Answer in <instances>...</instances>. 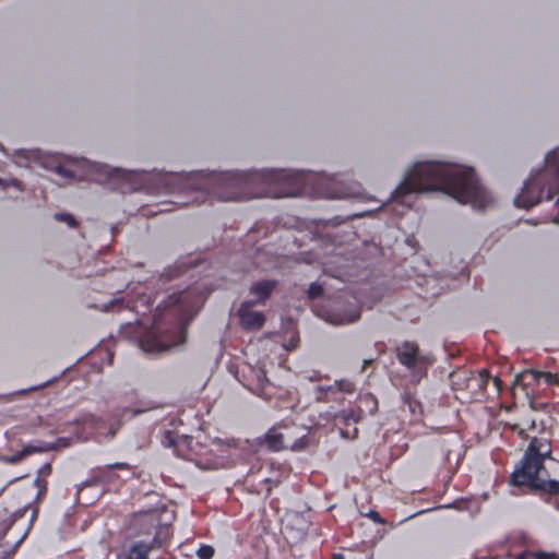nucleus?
Returning a JSON list of instances; mask_svg holds the SVG:
<instances>
[{
	"instance_id": "37",
	"label": "nucleus",
	"mask_w": 559,
	"mask_h": 559,
	"mask_svg": "<svg viewBox=\"0 0 559 559\" xmlns=\"http://www.w3.org/2000/svg\"><path fill=\"white\" fill-rule=\"evenodd\" d=\"M310 380H311V381H317V380H319V378H317V377H310Z\"/></svg>"
},
{
	"instance_id": "36",
	"label": "nucleus",
	"mask_w": 559,
	"mask_h": 559,
	"mask_svg": "<svg viewBox=\"0 0 559 559\" xmlns=\"http://www.w3.org/2000/svg\"><path fill=\"white\" fill-rule=\"evenodd\" d=\"M195 178H197V176L194 175V176L190 177L188 180L191 181V182H194Z\"/></svg>"
},
{
	"instance_id": "6",
	"label": "nucleus",
	"mask_w": 559,
	"mask_h": 559,
	"mask_svg": "<svg viewBox=\"0 0 559 559\" xmlns=\"http://www.w3.org/2000/svg\"><path fill=\"white\" fill-rule=\"evenodd\" d=\"M397 361L407 369L413 382H419L427 376L429 367L435 358L431 354L421 353L418 344L412 341H404L395 347Z\"/></svg>"
},
{
	"instance_id": "30",
	"label": "nucleus",
	"mask_w": 559,
	"mask_h": 559,
	"mask_svg": "<svg viewBox=\"0 0 559 559\" xmlns=\"http://www.w3.org/2000/svg\"><path fill=\"white\" fill-rule=\"evenodd\" d=\"M331 559H345V556L342 552H334Z\"/></svg>"
},
{
	"instance_id": "27",
	"label": "nucleus",
	"mask_w": 559,
	"mask_h": 559,
	"mask_svg": "<svg viewBox=\"0 0 559 559\" xmlns=\"http://www.w3.org/2000/svg\"><path fill=\"white\" fill-rule=\"evenodd\" d=\"M366 516H368L370 520H372L377 524H384L385 520L379 514L376 510H370Z\"/></svg>"
},
{
	"instance_id": "35",
	"label": "nucleus",
	"mask_w": 559,
	"mask_h": 559,
	"mask_svg": "<svg viewBox=\"0 0 559 559\" xmlns=\"http://www.w3.org/2000/svg\"><path fill=\"white\" fill-rule=\"evenodd\" d=\"M322 195L325 197V198H334L335 197V195L329 194V193H323Z\"/></svg>"
},
{
	"instance_id": "7",
	"label": "nucleus",
	"mask_w": 559,
	"mask_h": 559,
	"mask_svg": "<svg viewBox=\"0 0 559 559\" xmlns=\"http://www.w3.org/2000/svg\"><path fill=\"white\" fill-rule=\"evenodd\" d=\"M239 381L257 396L270 401L275 393V385L267 379L266 371L260 366L245 365L240 370Z\"/></svg>"
},
{
	"instance_id": "32",
	"label": "nucleus",
	"mask_w": 559,
	"mask_h": 559,
	"mask_svg": "<svg viewBox=\"0 0 559 559\" xmlns=\"http://www.w3.org/2000/svg\"><path fill=\"white\" fill-rule=\"evenodd\" d=\"M369 400H370V402L373 404V408H372V409H370V411L372 412L373 409H376V408H377V404H378V402H377V400H374L372 396H370V399H369Z\"/></svg>"
},
{
	"instance_id": "11",
	"label": "nucleus",
	"mask_w": 559,
	"mask_h": 559,
	"mask_svg": "<svg viewBox=\"0 0 559 559\" xmlns=\"http://www.w3.org/2000/svg\"><path fill=\"white\" fill-rule=\"evenodd\" d=\"M135 536H143L147 543H158V548H162L170 539L171 533L169 526H156L153 522H150L144 523L142 530Z\"/></svg>"
},
{
	"instance_id": "39",
	"label": "nucleus",
	"mask_w": 559,
	"mask_h": 559,
	"mask_svg": "<svg viewBox=\"0 0 559 559\" xmlns=\"http://www.w3.org/2000/svg\"><path fill=\"white\" fill-rule=\"evenodd\" d=\"M168 211H170V209L160 210V212H168Z\"/></svg>"
},
{
	"instance_id": "18",
	"label": "nucleus",
	"mask_w": 559,
	"mask_h": 559,
	"mask_svg": "<svg viewBox=\"0 0 559 559\" xmlns=\"http://www.w3.org/2000/svg\"><path fill=\"white\" fill-rule=\"evenodd\" d=\"M535 425V419L523 417L519 423L510 425V429L516 432L520 437L528 439L530 436L527 435V431L534 430Z\"/></svg>"
},
{
	"instance_id": "9",
	"label": "nucleus",
	"mask_w": 559,
	"mask_h": 559,
	"mask_svg": "<svg viewBox=\"0 0 559 559\" xmlns=\"http://www.w3.org/2000/svg\"><path fill=\"white\" fill-rule=\"evenodd\" d=\"M131 466L127 462H116L103 466H96L91 469L90 477L82 483L83 487H93L98 485H108L118 479L115 471H130Z\"/></svg>"
},
{
	"instance_id": "16",
	"label": "nucleus",
	"mask_w": 559,
	"mask_h": 559,
	"mask_svg": "<svg viewBox=\"0 0 559 559\" xmlns=\"http://www.w3.org/2000/svg\"><path fill=\"white\" fill-rule=\"evenodd\" d=\"M403 400V412L407 409L411 414V421H417L421 418L423 415V405L419 400H417L412 393L405 392L402 396Z\"/></svg>"
},
{
	"instance_id": "1",
	"label": "nucleus",
	"mask_w": 559,
	"mask_h": 559,
	"mask_svg": "<svg viewBox=\"0 0 559 559\" xmlns=\"http://www.w3.org/2000/svg\"><path fill=\"white\" fill-rule=\"evenodd\" d=\"M308 175L290 169H262L225 171L206 179L204 188L187 191L180 200L171 201L180 207L203 204L215 198L218 201H245L253 198L295 197L305 190Z\"/></svg>"
},
{
	"instance_id": "24",
	"label": "nucleus",
	"mask_w": 559,
	"mask_h": 559,
	"mask_svg": "<svg viewBox=\"0 0 559 559\" xmlns=\"http://www.w3.org/2000/svg\"><path fill=\"white\" fill-rule=\"evenodd\" d=\"M53 217L58 222L67 223L71 228H74L78 225V222L74 218V216L68 213H56Z\"/></svg>"
},
{
	"instance_id": "23",
	"label": "nucleus",
	"mask_w": 559,
	"mask_h": 559,
	"mask_svg": "<svg viewBox=\"0 0 559 559\" xmlns=\"http://www.w3.org/2000/svg\"><path fill=\"white\" fill-rule=\"evenodd\" d=\"M322 294L323 287L317 282L311 283L307 290L308 298L311 300L319 298Z\"/></svg>"
},
{
	"instance_id": "38",
	"label": "nucleus",
	"mask_w": 559,
	"mask_h": 559,
	"mask_svg": "<svg viewBox=\"0 0 559 559\" xmlns=\"http://www.w3.org/2000/svg\"><path fill=\"white\" fill-rule=\"evenodd\" d=\"M341 433H342L343 436H347V435H348V433H347V432H345L343 429H341Z\"/></svg>"
},
{
	"instance_id": "17",
	"label": "nucleus",
	"mask_w": 559,
	"mask_h": 559,
	"mask_svg": "<svg viewBox=\"0 0 559 559\" xmlns=\"http://www.w3.org/2000/svg\"><path fill=\"white\" fill-rule=\"evenodd\" d=\"M264 443L272 451H280L285 448L283 433L271 429L264 437Z\"/></svg>"
},
{
	"instance_id": "3",
	"label": "nucleus",
	"mask_w": 559,
	"mask_h": 559,
	"mask_svg": "<svg viewBox=\"0 0 559 559\" xmlns=\"http://www.w3.org/2000/svg\"><path fill=\"white\" fill-rule=\"evenodd\" d=\"M206 296L195 286L170 295L157 313L150 331L140 338L144 352H163L182 344L187 337V329L193 317L203 306Z\"/></svg>"
},
{
	"instance_id": "15",
	"label": "nucleus",
	"mask_w": 559,
	"mask_h": 559,
	"mask_svg": "<svg viewBox=\"0 0 559 559\" xmlns=\"http://www.w3.org/2000/svg\"><path fill=\"white\" fill-rule=\"evenodd\" d=\"M276 286L277 281L275 280H263L254 283L250 288V293L257 297V300L253 301L254 305L263 304L269 299Z\"/></svg>"
},
{
	"instance_id": "8",
	"label": "nucleus",
	"mask_w": 559,
	"mask_h": 559,
	"mask_svg": "<svg viewBox=\"0 0 559 559\" xmlns=\"http://www.w3.org/2000/svg\"><path fill=\"white\" fill-rule=\"evenodd\" d=\"M540 381H544L547 385L559 386V373L530 369L523 371L515 380V385H522L525 390L530 406L534 409L536 408L534 405V392L533 390H528V388L538 384Z\"/></svg>"
},
{
	"instance_id": "2",
	"label": "nucleus",
	"mask_w": 559,
	"mask_h": 559,
	"mask_svg": "<svg viewBox=\"0 0 559 559\" xmlns=\"http://www.w3.org/2000/svg\"><path fill=\"white\" fill-rule=\"evenodd\" d=\"M442 191L462 204L484 210L491 194L480 185L474 169L442 162H419L391 193V202L411 207L407 198L417 192Z\"/></svg>"
},
{
	"instance_id": "4",
	"label": "nucleus",
	"mask_w": 559,
	"mask_h": 559,
	"mask_svg": "<svg viewBox=\"0 0 559 559\" xmlns=\"http://www.w3.org/2000/svg\"><path fill=\"white\" fill-rule=\"evenodd\" d=\"M547 438L533 437L509 476V485L522 493H539L559 511V460L551 456Z\"/></svg>"
},
{
	"instance_id": "29",
	"label": "nucleus",
	"mask_w": 559,
	"mask_h": 559,
	"mask_svg": "<svg viewBox=\"0 0 559 559\" xmlns=\"http://www.w3.org/2000/svg\"><path fill=\"white\" fill-rule=\"evenodd\" d=\"M359 316H360L359 311L356 310L345 322L346 323H352V322L358 320Z\"/></svg>"
},
{
	"instance_id": "10",
	"label": "nucleus",
	"mask_w": 559,
	"mask_h": 559,
	"mask_svg": "<svg viewBox=\"0 0 559 559\" xmlns=\"http://www.w3.org/2000/svg\"><path fill=\"white\" fill-rule=\"evenodd\" d=\"M199 450L193 448L185 456L186 460L193 462L202 469H217L223 466L224 459L216 455L211 449L200 443H197Z\"/></svg>"
},
{
	"instance_id": "26",
	"label": "nucleus",
	"mask_w": 559,
	"mask_h": 559,
	"mask_svg": "<svg viewBox=\"0 0 559 559\" xmlns=\"http://www.w3.org/2000/svg\"><path fill=\"white\" fill-rule=\"evenodd\" d=\"M51 464L47 462L39 467L37 475L48 478L51 475Z\"/></svg>"
},
{
	"instance_id": "13",
	"label": "nucleus",
	"mask_w": 559,
	"mask_h": 559,
	"mask_svg": "<svg viewBox=\"0 0 559 559\" xmlns=\"http://www.w3.org/2000/svg\"><path fill=\"white\" fill-rule=\"evenodd\" d=\"M253 305V301H245L238 310L241 325L248 330H258L265 322V317L262 312L251 310Z\"/></svg>"
},
{
	"instance_id": "22",
	"label": "nucleus",
	"mask_w": 559,
	"mask_h": 559,
	"mask_svg": "<svg viewBox=\"0 0 559 559\" xmlns=\"http://www.w3.org/2000/svg\"><path fill=\"white\" fill-rule=\"evenodd\" d=\"M515 559H559L558 556L545 551H531L525 550L519 554Z\"/></svg>"
},
{
	"instance_id": "34",
	"label": "nucleus",
	"mask_w": 559,
	"mask_h": 559,
	"mask_svg": "<svg viewBox=\"0 0 559 559\" xmlns=\"http://www.w3.org/2000/svg\"><path fill=\"white\" fill-rule=\"evenodd\" d=\"M12 185L15 186V187H20V181L19 180H13Z\"/></svg>"
},
{
	"instance_id": "12",
	"label": "nucleus",
	"mask_w": 559,
	"mask_h": 559,
	"mask_svg": "<svg viewBox=\"0 0 559 559\" xmlns=\"http://www.w3.org/2000/svg\"><path fill=\"white\" fill-rule=\"evenodd\" d=\"M356 390L355 383L349 379H341L336 380L334 384L328 386H318L316 389V399L317 401L328 402L330 396L342 392L346 394H352Z\"/></svg>"
},
{
	"instance_id": "21",
	"label": "nucleus",
	"mask_w": 559,
	"mask_h": 559,
	"mask_svg": "<svg viewBox=\"0 0 559 559\" xmlns=\"http://www.w3.org/2000/svg\"><path fill=\"white\" fill-rule=\"evenodd\" d=\"M188 270V266L183 262H176L173 266L168 267L163 274L162 280L164 282L171 281L175 277H178L185 274Z\"/></svg>"
},
{
	"instance_id": "14",
	"label": "nucleus",
	"mask_w": 559,
	"mask_h": 559,
	"mask_svg": "<svg viewBox=\"0 0 559 559\" xmlns=\"http://www.w3.org/2000/svg\"><path fill=\"white\" fill-rule=\"evenodd\" d=\"M138 537L126 549L123 559H150V552L158 549V543H147L143 536Z\"/></svg>"
},
{
	"instance_id": "25",
	"label": "nucleus",
	"mask_w": 559,
	"mask_h": 559,
	"mask_svg": "<svg viewBox=\"0 0 559 559\" xmlns=\"http://www.w3.org/2000/svg\"><path fill=\"white\" fill-rule=\"evenodd\" d=\"M215 551L211 545H201L197 550V556L199 559H212Z\"/></svg>"
},
{
	"instance_id": "31",
	"label": "nucleus",
	"mask_w": 559,
	"mask_h": 559,
	"mask_svg": "<svg viewBox=\"0 0 559 559\" xmlns=\"http://www.w3.org/2000/svg\"><path fill=\"white\" fill-rule=\"evenodd\" d=\"M83 421H84V423H90V424H92V425H93V424H94V421H95V417H94L93 415H90V416H87L86 418H84V420H83Z\"/></svg>"
},
{
	"instance_id": "28",
	"label": "nucleus",
	"mask_w": 559,
	"mask_h": 559,
	"mask_svg": "<svg viewBox=\"0 0 559 559\" xmlns=\"http://www.w3.org/2000/svg\"><path fill=\"white\" fill-rule=\"evenodd\" d=\"M56 173L61 175L64 178H73V176H74L71 170H69L68 168H66L63 166H58L56 168Z\"/></svg>"
},
{
	"instance_id": "33",
	"label": "nucleus",
	"mask_w": 559,
	"mask_h": 559,
	"mask_svg": "<svg viewBox=\"0 0 559 559\" xmlns=\"http://www.w3.org/2000/svg\"><path fill=\"white\" fill-rule=\"evenodd\" d=\"M371 362H372V360H371V359H365V360H364L362 370H364V369H365L369 364H371Z\"/></svg>"
},
{
	"instance_id": "5",
	"label": "nucleus",
	"mask_w": 559,
	"mask_h": 559,
	"mask_svg": "<svg viewBox=\"0 0 559 559\" xmlns=\"http://www.w3.org/2000/svg\"><path fill=\"white\" fill-rule=\"evenodd\" d=\"M452 388L457 391H465L468 399L481 401L488 396L487 386L492 384L495 392L501 390V380L498 377H491L486 369L478 371L460 369L450 374Z\"/></svg>"
},
{
	"instance_id": "20",
	"label": "nucleus",
	"mask_w": 559,
	"mask_h": 559,
	"mask_svg": "<svg viewBox=\"0 0 559 559\" xmlns=\"http://www.w3.org/2000/svg\"><path fill=\"white\" fill-rule=\"evenodd\" d=\"M359 420V416L353 409L349 411H341L334 415V421L336 425H345L349 426L350 424H356Z\"/></svg>"
},
{
	"instance_id": "19",
	"label": "nucleus",
	"mask_w": 559,
	"mask_h": 559,
	"mask_svg": "<svg viewBox=\"0 0 559 559\" xmlns=\"http://www.w3.org/2000/svg\"><path fill=\"white\" fill-rule=\"evenodd\" d=\"M44 449L39 447L26 445L21 451L14 453L13 455L3 457V461L9 464H17L27 455L41 452Z\"/></svg>"
}]
</instances>
